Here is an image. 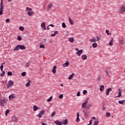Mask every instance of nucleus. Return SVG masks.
<instances>
[{
    "label": "nucleus",
    "instance_id": "nucleus-42",
    "mask_svg": "<svg viewBox=\"0 0 125 125\" xmlns=\"http://www.w3.org/2000/svg\"><path fill=\"white\" fill-rule=\"evenodd\" d=\"M40 47V48H44V44H43L42 43H41Z\"/></svg>",
    "mask_w": 125,
    "mask_h": 125
},
{
    "label": "nucleus",
    "instance_id": "nucleus-15",
    "mask_svg": "<svg viewBox=\"0 0 125 125\" xmlns=\"http://www.w3.org/2000/svg\"><path fill=\"white\" fill-rule=\"evenodd\" d=\"M57 70V67L56 66H54L52 69V72L53 74H56V70Z\"/></svg>",
    "mask_w": 125,
    "mask_h": 125
},
{
    "label": "nucleus",
    "instance_id": "nucleus-7",
    "mask_svg": "<svg viewBox=\"0 0 125 125\" xmlns=\"http://www.w3.org/2000/svg\"><path fill=\"white\" fill-rule=\"evenodd\" d=\"M2 1L1 2L0 4V15H2V13L3 12V6L2 5Z\"/></svg>",
    "mask_w": 125,
    "mask_h": 125
},
{
    "label": "nucleus",
    "instance_id": "nucleus-46",
    "mask_svg": "<svg viewBox=\"0 0 125 125\" xmlns=\"http://www.w3.org/2000/svg\"><path fill=\"white\" fill-rule=\"evenodd\" d=\"M110 116H111V113H110V112H107L106 113V117H110Z\"/></svg>",
    "mask_w": 125,
    "mask_h": 125
},
{
    "label": "nucleus",
    "instance_id": "nucleus-10",
    "mask_svg": "<svg viewBox=\"0 0 125 125\" xmlns=\"http://www.w3.org/2000/svg\"><path fill=\"white\" fill-rule=\"evenodd\" d=\"M76 119L75 120V122L76 123H80V121H81L80 120V112H77L76 114Z\"/></svg>",
    "mask_w": 125,
    "mask_h": 125
},
{
    "label": "nucleus",
    "instance_id": "nucleus-16",
    "mask_svg": "<svg viewBox=\"0 0 125 125\" xmlns=\"http://www.w3.org/2000/svg\"><path fill=\"white\" fill-rule=\"evenodd\" d=\"M110 91H112V88H109L107 89L105 93L106 95H109V94H110Z\"/></svg>",
    "mask_w": 125,
    "mask_h": 125
},
{
    "label": "nucleus",
    "instance_id": "nucleus-6",
    "mask_svg": "<svg viewBox=\"0 0 125 125\" xmlns=\"http://www.w3.org/2000/svg\"><path fill=\"white\" fill-rule=\"evenodd\" d=\"M45 112V111L44 110H42L40 113L37 115V117L39 118H42V115H44V113Z\"/></svg>",
    "mask_w": 125,
    "mask_h": 125
},
{
    "label": "nucleus",
    "instance_id": "nucleus-52",
    "mask_svg": "<svg viewBox=\"0 0 125 125\" xmlns=\"http://www.w3.org/2000/svg\"><path fill=\"white\" fill-rule=\"evenodd\" d=\"M63 96H64V95H63V94H61V95L59 96V97L60 99H61V98H63Z\"/></svg>",
    "mask_w": 125,
    "mask_h": 125
},
{
    "label": "nucleus",
    "instance_id": "nucleus-45",
    "mask_svg": "<svg viewBox=\"0 0 125 125\" xmlns=\"http://www.w3.org/2000/svg\"><path fill=\"white\" fill-rule=\"evenodd\" d=\"M8 76H12V72L11 71H9L7 72Z\"/></svg>",
    "mask_w": 125,
    "mask_h": 125
},
{
    "label": "nucleus",
    "instance_id": "nucleus-13",
    "mask_svg": "<svg viewBox=\"0 0 125 125\" xmlns=\"http://www.w3.org/2000/svg\"><path fill=\"white\" fill-rule=\"evenodd\" d=\"M87 103H88V101H84V102L82 105V107L83 108V109H85V108H86V105L87 104Z\"/></svg>",
    "mask_w": 125,
    "mask_h": 125
},
{
    "label": "nucleus",
    "instance_id": "nucleus-14",
    "mask_svg": "<svg viewBox=\"0 0 125 125\" xmlns=\"http://www.w3.org/2000/svg\"><path fill=\"white\" fill-rule=\"evenodd\" d=\"M70 65V62L68 61L62 64V67L63 68H66V67H69Z\"/></svg>",
    "mask_w": 125,
    "mask_h": 125
},
{
    "label": "nucleus",
    "instance_id": "nucleus-39",
    "mask_svg": "<svg viewBox=\"0 0 125 125\" xmlns=\"http://www.w3.org/2000/svg\"><path fill=\"white\" fill-rule=\"evenodd\" d=\"M125 100H121V101H119V104H124V103H125Z\"/></svg>",
    "mask_w": 125,
    "mask_h": 125
},
{
    "label": "nucleus",
    "instance_id": "nucleus-8",
    "mask_svg": "<svg viewBox=\"0 0 125 125\" xmlns=\"http://www.w3.org/2000/svg\"><path fill=\"white\" fill-rule=\"evenodd\" d=\"M14 84V83L12 81L10 80L8 83V84L7 85V88H9V87H10L11 86H12V85H13Z\"/></svg>",
    "mask_w": 125,
    "mask_h": 125
},
{
    "label": "nucleus",
    "instance_id": "nucleus-31",
    "mask_svg": "<svg viewBox=\"0 0 125 125\" xmlns=\"http://www.w3.org/2000/svg\"><path fill=\"white\" fill-rule=\"evenodd\" d=\"M92 47H93V48H96V47H97V43H93L92 44Z\"/></svg>",
    "mask_w": 125,
    "mask_h": 125
},
{
    "label": "nucleus",
    "instance_id": "nucleus-63",
    "mask_svg": "<svg viewBox=\"0 0 125 125\" xmlns=\"http://www.w3.org/2000/svg\"><path fill=\"white\" fill-rule=\"evenodd\" d=\"M87 125H90V124H88Z\"/></svg>",
    "mask_w": 125,
    "mask_h": 125
},
{
    "label": "nucleus",
    "instance_id": "nucleus-41",
    "mask_svg": "<svg viewBox=\"0 0 125 125\" xmlns=\"http://www.w3.org/2000/svg\"><path fill=\"white\" fill-rule=\"evenodd\" d=\"M22 77H25L26 75H27V73L25 72H22L21 74Z\"/></svg>",
    "mask_w": 125,
    "mask_h": 125
},
{
    "label": "nucleus",
    "instance_id": "nucleus-48",
    "mask_svg": "<svg viewBox=\"0 0 125 125\" xmlns=\"http://www.w3.org/2000/svg\"><path fill=\"white\" fill-rule=\"evenodd\" d=\"M30 62H27L25 63V67H29V66H30Z\"/></svg>",
    "mask_w": 125,
    "mask_h": 125
},
{
    "label": "nucleus",
    "instance_id": "nucleus-59",
    "mask_svg": "<svg viewBox=\"0 0 125 125\" xmlns=\"http://www.w3.org/2000/svg\"><path fill=\"white\" fill-rule=\"evenodd\" d=\"M61 86H64V85H63V84L62 83V84H61Z\"/></svg>",
    "mask_w": 125,
    "mask_h": 125
},
{
    "label": "nucleus",
    "instance_id": "nucleus-40",
    "mask_svg": "<svg viewBox=\"0 0 125 125\" xmlns=\"http://www.w3.org/2000/svg\"><path fill=\"white\" fill-rule=\"evenodd\" d=\"M24 27H23V26H20V27H19V30H20V31H24Z\"/></svg>",
    "mask_w": 125,
    "mask_h": 125
},
{
    "label": "nucleus",
    "instance_id": "nucleus-43",
    "mask_svg": "<svg viewBox=\"0 0 125 125\" xmlns=\"http://www.w3.org/2000/svg\"><path fill=\"white\" fill-rule=\"evenodd\" d=\"M10 112V110L9 109H7L5 111V116H7V114H9V113Z\"/></svg>",
    "mask_w": 125,
    "mask_h": 125
},
{
    "label": "nucleus",
    "instance_id": "nucleus-21",
    "mask_svg": "<svg viewBox=\"0 0 125 125\" xmlns=\"http://www.w3.org/2000/svg\"><path fill=\"white\" fill-rule=\"evenodd\" d=\"M105 73H106L107 76H108V77H110V76H111V71H110V70H106L105 71Z\"/></svg>",
    "mask_w": 125,
    "mask_h": 125
},
{
    "label": "nucleus",
    "instance_id": "nucleus-49",
    "mask_svg": "<svg viewBox=\"0 0 125 125\" xmlns=\"http://www.w3.org/2000/svg\"><path fill=\"white\" fill-rule=\"evenodd\" d=\"M5 22L6 23H9V22H10V19H7L6 20H5Z\"/></svg>",
    "mask_w": 125,
    "mask_h": 125
},
{
    "label": "nucleus",
    "instance_id": "nucleus-61",
    "mask_svg": "<svg viewBox=\"0 0 125 125\" xmlns=\"http://www.w3.org/2000/svg\"><path fill=\"white\" fill-rule=\"evenodd\" d=\"M103 109H104V107L102 108V109H103Z\"/></svg>",
    "mask_w": 125,
    "mask_h": 125
},
{
    "label": "nucleus",
    "instance_id": "nucleus-44",
    "mask_svg": "<svg viewBox=\"0 0 125 125\" xmlns=\"http://www.w3.org/2000/svg\"><path fill=\"white\" fill-rule=\"evenodd\" d=\"M87 94V91L86 90H83V95H85V94Z\"/></svg>",
    "mask_w": 125,
    "mask_h": 125
},
{
    "label": "nucleus",
    "instance_id": "nucleus-38",
    "mask_svg": "<svg viewBox=\"0 0 125 125\" xmlns=\"http://www.w3.org/2000/svg\"><path fill=\"white\" fill-rule=\"evenodd\" d=\"M62 28H66V27H67V25H66V24L64 22L62 23Z\"/></svg>",
    "mask_w": 125,
    "mask_h": 125
},
{
    "label": "nucleus",
    "instance_id": "nucleus-55",
    "mask_svg": "<svg viewBox=\"0 0 125 125\" xmlns=\"http://www.w3.org/2000/svg\"><path fill=\"white\" fill-rule=\"evenodd\" d=\"M49 26L52 27L53 28H54V25L52 24H50Z\"/></svg>",
    "mask_w": 125,
    "mask_h": 125
},
{
    "label": "nucleus",
    "instance_id": "nucleus-23",
    "mask_svg": "<svg viewBox=\"0 0 125 125\" xmlns=\"http://www.w3.org/2000/svg\"><path fill=\"white\" fill-rule=\"evenodd\" d=\"M15 98V95L12 94L9 96V100H11V99H14Z\"/></svg>",
    "mask_w": 125,
    "mask_h": 125
},
{
    "label": "nucleus",
    "instance_id": "nucleus-22",
    "mask_svg": "<svg viewBox=\"0 0 125 125\" xmlns=\"http://www.w3.org/2000/svg\"><path fill=\"white\" fill-rule=\"evenodd\" d=\"M31 83H32V81H31V80H28V83L25 84L26 87H29V86L31 85Z\"/></svg>",
    "mask_w": 125,
    "mask_h": 125
},
{
    "label": "nucleus",
    "instance_id": "nucleus-27",
    "mask_svg": "<svg viewBox=\"0 0 125 125\" xmlns=\"http://www.w3.org/2000/svg\"><path fill=\"white\" fill-rule=\"evenodd\" d=\"M105 86H104V85H102L100 86V91H103V90H104V88Z\"/></svg>",
    "mask_w": 125,
    "mask_h": 125
},
{
    "label": "nucleus",
    "instance_id": "nucleus-17",
    "mask_svg": "<svg viewBox=\"0 0 125 125\" xmlns=\"http://www.w3.org/2000/svg\"><path fill=\"white\" fill-rule=\"evenodd\" d=\"M75 73H72L68 78V80H71L74 79V77H75Z\"/></svg>",
    "mask_w": 125,
    "mask_h": 125
},
{
    "label": "nucleus",
    "instance_id": "nucleus-32",
    "mask_svg": "<svg viewBox=\"0 0 125 125\" xmlns=\"http://www.w3.org/2000/svg\"><path fill=\"white\" fill-rule=\"evenodd\" d=\"M52 99H53V97H50L47 100V102H51V101H52Z\"/></svg>",
    "mask_w": 125,
    "mask_h": 125
},
{
    "label": "nucleus",
    "instance_id": "nucleus-62",
    "mask_svg": "<svg viewBox=\"0 0 125 125\" xmlns=\"http://www.w3.org/2000/svg\"><path fill=\"white\" fill-rule=\"evenodd\" d=\"M15 49H16V48H15V49H14V50H15Z\"/></svg>",
    "mask_w": 125,
    "mask_h": 125
},
{
    "label": "nucleus",
    "instance_id": "nucleus-30",
    "mask_svg": "<svg viewBox=\"0 0 125 125\" xmlns=\"http://www.w3.org/2000/svg\"><path fill=\"white\" fill-rule=\"evenodd\" d=\"M58 34V31H56L54 32V34H51V37H55V35Z\"/></svg>",
    "mask_w": 125,
    "mask_h": 125
},
{
    "label": "nucleus",
    "instance_id": "nucleus-4",
    "mask_svg": "<svg viewBox=\"0 0 125 125\" xmlns=\"http://www.w3.org/2000/svg\"><path fill=\"white\" fill-rule=\"evenodd\" d=\"M75 50H76V51H77L76 53V55H77L78 56L80 57L82 55V54H83V50H79L78 48H76Z\"/></svg>",
    "mask_w": 125,
    "mask_h": 125
},
{
    "label": "nucleus",
    "instance_id": "nucleus-33",
    "mask_svg": "<svg viewBox=\"0 0 125 125\" xmlns=\"http://www.w3.org/2000/svg\"><path fill=\"white\" fill-rule=\"evenodd\" d=\"M114 42V41L113 40V39H112L110 42L109 43V45L110 46H112V45H113V44H114V43H113Z\"/></svg>",
    "mask_w": 125,
    "mask_h": 125
},
{
    "label": "nucleus",
    "instance_id": "nucleus-57",
    "mask_svg": "<svg viewBox=\"0 0 125 125\" xmlns=\"http://www.w3.org/2000/svg\"><path fill=\"white\" fill-rule=\"evenodd\" d=\"M41 124H42V125H47V124H46V123H42V122Z\"/></svg>",
    "mask_w": 125,
    "mask_h": 125
},
{
    "label": "nucleus",
    "instance_id": "nucleus-54",
    "mask_svg": "<svg viewBox=\"0 0 125 125\" xmlns=\"http://www.w3.org/2000/svg\"><path fill=\"white\" fill-rule=\"evenodd\" d=\"M97 40L98 41H99L100 40V37L99 36H97Z\"/></svg>",
    "mask_w": 125,
    "mask_h": 125
},
{
    "label": "nucleus",
    "instance_id": "nucleus-56",
    "mask_svg": "<svg viewBox=\"0 0 125 125\" xmlns=\"http://www.w3.org/2000/svg\"><path fill=\"white\" fill-rule=\"evenodd\" d=\"M91 119H92V120H96V118H95V117H92L91 118Z\"/></svg>",
    "mask_w": 125,
    "mask_h": 125
},
{
    "label": "nucleus",
    "instance_id": "nucleus-24",
    "mask_svg": "<svg viewBox=\"0 0 125 125\" xmlns=\"http://www.w3.org/2000/svg\"><path fill=\"white\" fill-rule=\"evenodd\" d=\"M38 110H40V108H39L36 105H34V106H33V110L36 111H38Z\"/></svg>",
    "mask_w": 125,
    "mask_h": 125
},
{
    "label": "nucleus",
    "instance_id": "nucleus-25",
    "mask_svg": "<svg viewBox=\"0 0 125 125\" xmlns=\"http://www.w3.org/2000/svg\"><path fill=\"white\" fill-rule=\"evenodd\" d=\"M82 58L83 60H86V59H87V56H86V55H83L82 56Z\"/></svg>",
    "mask_w": 125,
    "mask_h": 125
},
{
    "label": "nucleus",
    "instance_id": "nucleus-37",
    "mask_svg": "<svg viewBox=\"0 0 125 125\" xmlns=\"http://www.w3.org/2000/svg\"><path fill=\"white\" fill-rule=\"evenodd\" d=\"M5 74V71L2 70V73L0 74V77H3Z\"/></svg>",
    "mask_w": 125,
    "mask_h": 125
},
{
    "label": "nucleus",
    "instance_id": "nucleus-34",
    "mask_svg": "<svg viewBox=\"0 0 125 125\" xmlns=\"http://www.w3.org/2000/svg\"><path fill=\"white\" fill-rule=\"evenodd\" d=\"M5 63L3 62V63H2L1 64V66H0V70L1 71V72H2V71H3V64H4Z\"/></svg>",
    "mask_w": 125,
    "mask_h": 125
},
{
    "label": "nucleus",
    "instance_id": "nucleus-26",
    "mask_svg": "<svg viewBox=\"0 0 125 125\" xmlns=\"http://www.w3.org/2000/svg\"><path fill=\"white\" fill-rule=\"evenodd\" d=\"M92 106V105L91 104H88L87 105H86V109H87V110H89Z\"/></svg>",
    "mask_w": 125,
    "mask_h": 125
},
{
    "label": "nucleus",
    "instance_id": "nucleus-20",
    "mask_svg": "<svg viewBox=\"0 0 125 125\" xmlns=\"http://www.w3.org/2000/svg\"><path fill=\"white\" fill-rule=\"evenodd\" d=\"M54 124L56 125H62V122L59 121H56L54 122Z\"/></svg>",
    "mask_w": 125,
    "mask_h": 125
},
{
    "label": "nucleus",
    "instance_id": "nucleus-3",
    "mask_svg": "<svg viewBox=\"0 0 125 125\" xmlns=\"http://www.w3.org/2000/svg\"><path fill=\"white\" fill-rule=\"evenodd\" d=\"M19 49L24 50V49H26V47L23 45H18L16 46V50H19Z\"/></svg>",
    "mask_w": 125,
    "mask_h": 125
},
{
    "label": "nucleus",
    "instance_id": "nucleus-35",
    "mask_svg": "<svg viewBox=\"0 0 125 125\" xmlns=\"http://www.w3.org/2000/svg\"><path fill=\"white\" fill-rule=\"evenodd\" d=\"M99 123V121H98V120H96L94 122L93 125H98Z\"/></svg>",
    "mask_w": 125,
    "mask_h": 125
},
{
    "label": "nucleus",
    "instance_id": "nucleus-29",
    "mask_svg": "<svg viewBox=\"0 0 125 125\" xmlns=\"http://www.w3.org/2000/svg\"><path fill=\"white\" fill-rule=\"evenodd\" d=\"M69 22L70 25H74V21H73V20H72V19H69Z\"/></svg>",
    "mask_w": 125,
    "mask_h": 125
},
{
    "label": "nucleus",
    "instance_id": "nucleus-58",
    "mask_svg": "<svg viewBox=\"0 0 125 125\" xmlns=\"http://www.w3.org/2000/svg\"><path fill=\"white\" fill-rule=\"evenodd\" d=\"M49 25H48L47 27V30H49V29H50V28H49Z\"/></svg>",
    "mask_w": 125,
    "mask_h": 125
},
{
    "label": "nucleus",
    "instance_id": "nucleus-28",
    "mask_svg": "<svg viewBox=\"0 0 125 125\" xmlns=\"http://www.w3.org/2000/svg\"><path fill=\"white\" fill-rule=\"evenodd\" d=\"M89 41L90 42H96V39H95V38H92L90 39Z\"/></svg>",
    "mask_w": 125,
    "mask_h": 125
},
{
    "label": "nucleus",
    "instance_id": "nucleus-51",
    "mask_svg": "<svg viewBox=\"0 0 125 125\" xmlns=\"http://www.w3.org/2000/svg\"><path fill=\"white\" fill-rule=\"evenodd\" d=\"M76 96H78V97L81 96V92H78Z\"/></svg>",
    "mask_w": 125,
    "mask_h": 125
},
{
    "label": "nucleus",
    "instance_id": "nucleus-47",
    "mask_svg": "<svg viewBox=\"0 0 125 125\" xmlns=\"http://www.w3.org/2000/svg\"><path fill=\"white\" fill-rule=\"evenodd\" d=\"M18 41H22V38L21 37V36H19L18 37Z\"/></svg>",
    "mask_w": 125,
    "mask_h": 125
},
{
    "label": "nucleus",
    "instance_id": "nucleus-2",
    "mask_svg": "<svg viewBox=\"0 0 125 125\" xmlns=\"http://www.w3.org/2000/svg\"><path fill=\"white\" fill-rule=\"evenodd\" d=\"M6 103H7V101L6 100V99H5V98H4V97L1 98L0 105H1V106H4V105H5Z\"/></svg>",
    "mask_w": 125,
    "mask_h": 125
},
{
    "label": "nucleus",
    "instance_id": "nucleus-36",
    "mask_svg": "<svg viewBox=\"0 0 125 125\" xmlns=\"http://www.w3.org/2000/svg\"><path fill=\"white\" fill-rule=\"evenodd\" d=\"M55 115H56V111L53 112L51 115V118H53V117H54V116H55Z\"/></svg>",
    "mask_w": 125,
    "mask_h": 125
},
{
    "label": "nucleus",
    "instance_id": "nucleus-53",
    "mask_svg": "<svg viewBox=\"0 0 125 125\" xmlns=\"http://www.w3.org/2000/svg\"><path fill=\"white\" fill-rule=\"evenodd\" d=\"M93 120H90L89 125H92V122H93Z\"/></svg>",
    "mask_w": 125,
    "mask_h": 125
},
{
    "label": "nucleus",
    "instance_id": "nucleus-9",
    "mask_svg": "<svg viewBox=\"0 0 125 125\" xmlns=\"http://www.w3.org/2000/svg\"><path fill=\"white\" fill-rule=\"evenodd\" d=\"M46 22H42V23L41 24V27L44 30H46Z\"/></svg>",
    "mask_w": 125,
    "mask_h": 125
},
{
    "label": "nucleus",
    "instance_id": "nucleus-5",
    "mask_svg": "<svg viewBox=\"0 0 125 125\" xmlns=\"http://www.w3.org/2000/svg\"><path fill=\"white\" fill-rule=\"evenodd\" d=\"M119 11L120 13H124L125 12V6L124 5L121 6L119 8Z\"/></svg>",
    "mask_w": 125,
    "mask_h": 125
},
{
    "label": "nucleus",
    "instance_id": "nucleus-12",
    "mask_svg": "<svg viewBox=\"0 0 125 125\" xmlns=\"http://www.w3.org/2000/svg\"><path fill=\"white\" fill-rule=\"evenodd\" d=\"M53 6V4H52V3L48 4L47 5V7H46L47 10H51V8H52Z\"/></svg>",
    "mask_w": 125,
    "mask_h": 125
},
{
    "label": "nucleus",
    "instance_id": "nucleus-18",
    "mask_svg": "<svg viewBox=\"0 0 125 125\" xmlns=\"http://www.w3.org/2000/svg\"><path fill=\"white\" fill-rule=\"evenodd\" d=\"M68 41L70 42H71L73 43V42H75V39H74V38L70 37L68 38Z\"/></svg>",
    "mask_w": 125,
    "mask_h": 125
},
{
    "label": "nucleus",
    "instance_id": "nucleus-50",
    "mask_svg": "<svg viewBox=\"0 0 125 125\" xmlns=\"http://www.w3.org/2000/svg\"><path fill=\"white\" fill-rule=\"evenodd\" d=\"M105 33L107 34V36H109V35H111V33H109V30H106L105 31Z\"/></svg>",
    "mask_w": 125,
    "mask_h": 125
},
{
    "label": "nucleus",
    "instance_id": "nucleus-60",
    "mask_svg": "<svg viewBox=\"0 0 125 125\" xmlns=\"http://www.w3.org/2000/svg\"><path fill=\"white\" fill-rule=\"evenodd\" d=\"M8 0V1H11V0Z\"/></svg>",
    "mask_w": 125,
    "mask_h": 125
},
{
    "label": "nucleus",
    "instance_id": "nucleus-1",
    "mask_svg": "<svg viewBox=\"0 0 125 125\" xmlns=\"http://www.w3.org/2000/svg\"><path fill=\"white\" fill-rule=\"evenodd\" d=\"M26 12H27V14L28 16H33V15H34V13L33 11V9H32L31 8H30L29 7H27L26 8Z\"/></svg>",
    "mask_w": 125,
    "mask_h": 125
},
{
    "label": "nucleus",
    "instance_id": "nucleus-19",
    "mask_svg": "<svg viewBox=\"0 0 125 125\" xmlns=\"http://www.w3.org/2000/svg\"><path fill=\"white\" fill-rule=\"evenodd\" d=\"M62 125H68V120L67 119H64L62 121Z\"/></svg>",
    "mask_w": 125,
    "mask_h": 125
},
{
    "label": "nucleus",
    "instance_id": "nucleus-11",
    "mask_svg": "<svg viewBox=\"0 0 125 125\" xmlns=\"http://www.w3.org/2000/svg\"><path fill=\"white\" fill-rule=\"evenodd\" d=\"M118 96H116L115 97V98L122 97V89L119 88V89H118Z\"/></svg>",
    "mask_w": 125,
    "mask_h": 125
}]
</instances>
